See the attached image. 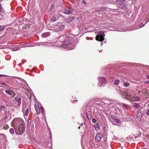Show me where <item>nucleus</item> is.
I'll list each match as a JSON object with an SVG mask.
<instances>
[{"label": "nucleus", "instance_id": "f257e3e1", "mask_svg": "<svg viewBox=\"0 0 149 149\" xmlns=\"http://www.w3.org/2000/svg\"><path fill=\"white\" fill-rule=\"evenodd\" d=\"M71 35H64L59 36L58 38V41L62 43L64 45L69 46L75 45V39L71 36Z\"/></svg>", "mask_w": 149, "mask_h": 149}, {"label": "nucleus", "instance_id": "f03ea898", "mask_svg": "<svg viewBox=\"0 0 149 149\" xmlns=\"http://www.w3.org/2000/svg\"><path fill=\"white\" fill-rule=\"evenodd\" d=\"M130 90L124 89L121 91L122 97L124 99H126L127 100H130L133 101H138L141 100V98L136 96L131 95H130Z\"/></svg>", "mask_w": 149, "mask_h": 149}, {"label": "nucleus", "instance_id": "7ed1b4c3", "mask_svg": "<svg viewBox=\"0 0 149 149\" xmlns=\"http://www.w3.org/2000/svg\"><path fill=\"white\" fill-rule=\"evenodd\" d=\"M15 134L17 135L22 134L25 131V125L22 124L19 125V127H14Z\"/></svg>", "mask_w": 149, "mask_h": 149}, {"label": "nucleus", "instance_id": "20e7f679", "mask_svg": "<svg viewBox=\"0 0 149 149\" xmlns=\"http://www.w3.org/2000/svg\"><path fill=\"white\" fill-rule=\"evenodd\" d=\"M22 99L21 97L19 95L16 96L13 100V102L15 107H18L21 103Z\"/></svg>", "mask_w": 149, "mask_h": 149}, {"label": "nucleus", "instance_id": "39448f33", "mask_svg": "<svg viewBox=\"0 0 149 149\" xmlns=\"http://www.w3.org/2000/svg\"><path fill=\"white\" fill-rule=\"evenodd\" d=\"M104 33L103 31H99L98 33V35H96L95 39L97 41H102L104 40Z\"/></svg>", "mask_w": 149, "mask_h": 149}, {"label": "nucleus", "instance_id": "423d86ee", "mask_svg": "<svg viewBox=\"0 0 149 149\" xmlns=\"http://www.w3.org/2000/svg\"><path fill=\"white\" fill-rule=\"evenodd\" d=\"M99 83L98 84V86L100 87L103 86L107 83V81L105 78L103 77H100L98 78Z\"/></svg>", "mask_w": 149, "mask_h": 149}, {"label": "nucleus", "instance_id": "0eeeda50", "mask_svg": "<svg viewBox=\"0 0 149 149\" xmlns=\"http://www.w3.org/2000/svg\"><path fill=\"white\" fill-rule=\"evenodd\" d=\"M21 122V119L19 118H15L13 119L11 122V124L14 128V127H17L19 124Z\"/></svg>", "mask_w": 149, "mask_h": 149}, {"label": "nucleus", "instance_id": "6e6552de", "mask_svg": "<svg viewBox=\"0 0 149 149\" xmlns=\"http://www.w3.org/2000/svg\"><path fill=\"white\" fill-rule=\"evenodd\" d=\"M5 92L10 95H11L12 97H14L15 95V94L13 91L10 89H8L5 90Z\"/></svg>", "mask_w": 149, "mask_h": 149}, {"label": "nucleus", "instance_id": "1a4fd4ad", "mask_svg": "<svg viewBox=\"0 0 149 149\" xmlns=\"http://www.w3.org/2000/svg\"><path fill=\"white\" fill-rule=\"evenodd\" d=\"M102 138V135L100 134H97L95 137V140L96 141H100Z\"/></svg>", "mask_w": 149, "mask_h": 149}, {"label": "nucleus", "instance_id": "9d476101", "mask_svg": "<svg viewBox=\"0 0 149 149\" xmlns=\"http://www.w3.org/2000/svg\"><path fill=\"white\" fill-rule=\"evenodd\" d=\"M72 9L70 8H68L65 9V10L64 12V13L67 14H70L72 12Z\"/></svg>", "mask_w": 149, "mask_h": 149}, {"label": "nucleus", "instance_id": "9b49d317", "mask_svg": "<svg viewBox=\"0 0 149 149\" xmlns=\"http://www.w3.org/2000/svg\"><path fill=\"white\" fill-rule=\"evenodd\" d=\"M64 26H65L63 24H61L58 26H56V28L57 27L58 28V29H57L56 31H58V30L60 31H62L64 29Z\"/></svg>", "mask_w": 149, "mask_h": 149}, {"label": "nucleus", "instance_id": "f8f14e48", "mask_svg": "<svg viewBox=\"0 0 149 149\" xmlns=\"http://www.w3.org/2000/svg\"><path fill=\"white\" fill-rule=\"evenodd\" d=\"M35 108L37 113H40V109L38 104H35Z\"/></svg>", "mask_w": 149, "mask_h": 149}, {"label": "nucleus", "instance_id": "ddd939ff", "mask_svg": "<svg viewBox=\"0 0 149 149\" xmlns=\"http://www.w3.org/2000/svg\"><path fill=\"white\" fill-rule=\"evenodd\" d=\"M50 35V33L49 32H46L43 33L42 35V36L43 38H46Z\"/></svg>", "mask_w": 149, "mask_h": 149}, {"label": "nucleus", "instance_id": "4468645a", "mask_svg": "<svg viewBox=\"0 0 149 149\" xmlns=\"http://www.w3.org/2000/svg\"><path fill=\"white\" fill-rule=\"evenodd\" d=\"M6 107L3 106H1L0 107V111L1 112L3 111L4 112L6 111Z\"/></svg>", "mask_w": 149, "mask_h": 149}, {"label": "nucleus", "instance_id": "2eb2a0df", "mask_svg": "<svg viewBox=\"0 0 149 149\" xmlns=\"http://www.w3.org/2000/svg\"><path fill=\"white\" fill-rule=\"evenodd\" d=\"M125 0H116V2L117 4H118L121 5L123 4V3L125 2Z\"/></svg>", "mask_w": 149, "mask_h": 149}, {"label": "nucleus", "instance_id": "dca6fc26", "mask_svg": "<svg viewBox=\"0 0 149 149\" xmlns=\"http://www.w3.org/2000/svg\"><path fill=\"white\" fill-rule=\"evenodd\" d=\"M133 106L135 108H138L139 107L140 105L139 104L137 103H134L133 105Z\"/></svg>", "mask_w": 149, "mask_h": 149}, {"label": "nucleus", "instance_id": "f3484780", "mask_svg": "<svg viewBox=\"0 0 149 149\" xmlns=\"http://www.w3.org/2000/svg\"><path fill=\"white\" fill-rule=\"evenodd\" d=\"M142 112H139L137 114V118L139 119H140L141 117L142 113Z\"/></svg>", "mask_w": 149, "mask_h": 149}, {"label": "nucleus", "instance_id": "a211bd4d", "mask_svg": "<svg viewBox=\"0 0 149 149\" xmlns=\"http://www.w3.org/2000/svg\"><path fill=\"white\" fill-rule=\"evenodd\" d=\"M29 109L27 108L26 110L25 113H24V115L27 116L29 112Z\"/></svg>", "mask_w": 149, "mask_h": 149}, {"label": "nucleus", "instance_id": "6ab92c4d", "mask_svg": "<svg viewBox=\"0 0 149 149\" xmlns=\"http://www.w3.org/2000/svg\"><path fill=\"white\" fill-rule=\"evenodd\" d=\"M111 122L113 124H114L115 122H116L117 123H119L120 122V120L116 118L114 121L111 120Z\"/></svg>", "mask_w": 149, "mask_h": 149}, {"label": "nucleus", "instance_id": "aec40b11", "mask_svg": "<svg viewBox=\"0 0 149 149\" xmlns=\"http://www.w3.org/2000/svg\"><path fill=\"white\" fill-rule=\"evenodd\" d=\"M74 18L73 17H70L68 18L67 20L68 22H70L71 21L74 19Z\"/></svg>", "mask_w": 149, "mask_h": 149}, {"label": "nucleus", "instance_id": "412c9836", "mask_svg": "<svg viewBox=\"0 0 149 149\" xmlns=\"http://www.w3.org/2000/svg\"><path fill=\"white\" fill-rule=\"evenodd\" d=\"M9 132L11 134H14V129L13 128H11L9 130Z\"/></svg>", "mask_w": 149, "mask_h": 149}, {"label": "nucleus", "instance_id": "4be33fe9", "mask_svg": "<svg viewBox=\"0 0 149 149\" xmlns=\"http://www.w3.org/2000/svg\"><path fill=\"white\" fill-rule=\"evenodd\" d=\"M40 109L42 111V113L43 114H45V110L44 108L42 107H40Z\"/></svg>", "mask_w": 149, "mask_h": 149}, {"label": "nucleus", "instance_id": "5701e85b", "mask_svg": "<svg viewBox=\"0 0 149 149\" xmlns=\"http://www.w3.org/2000/svg\"><path fill=\"white\" fill-rule=\"evenodd\" d=\"M123 86L125 87H127L128 86L130 85V83L128 82H124L123 83Z\"/></svg>", "mask_w": 149, "mask_h": 149}, {"label": "nucleus", "instance_id": "b1692460", "mask_svg": "<svg viewBox=\"0 0 149 149\" xmlns=\"http://www.w3.org/2000/svg\"><path fill=\"white\" fill-rule=\"evenodd\" d=\"M94 128L95 130L96 131H98L99 130V127H98V125H94Z\"/></svg>", "mask_w": 149, "mask_h": 149}, {"label": "nucleus", "instance_id": "393cba45", "mask_svg": "<svg viewBox=\"0 0 149 149\" xmlns=\"http://www.w3.org/2000/svg\"><path fill=\"white\" fill-rule=\"evenodd\" d=\"M0 136L1 137H2L3 139H6V137L3 134H0Z\"/></svg>", "mask_w": 149, "mask_h": 149}, {"label": "nucleus", "instance_id": "a878e982", "mask_svg": "<svg viewBox=\"0 0 149 149\" xmlns=\"http://www.w3.org/2000/svg\"><path fill=\"white\" fill-rule=\"evenodd\" d=\"M5 26H0V31H1L3 30L4 29Z\"/></svg>", "mask_w": 149, "mask_h": 149}, {"label": "nucleus", "instance_id": "bb28decb", "mask_svg": "<svg viewBox=\"0 0 149 149\" xmlns=\"http://www.w3.org/2000/svg\"><path fill=\"white\" fill-rule=\"evenodd\" d=\"M56 20V18L55 16H53L51 19V21L52 22H54Z\"/></svg>", "mask_w": 149, "mask_h": 149}, {"label": "nucleus", "instance_id": "cd10ccee", "mask_svg": "<svg viewBox=\"0 0 149 149\" xmlns=\"http://www.w3.org/2000/svg\"><path fill=\"white\" fill-rule=\"evenodd\" d=\"M119 81H120L119 80H118V79H117L116 80H115V84H116V85H118L119 83Z\"/></svg>", "mask_w": 149, "mask_h": 149}, {"label": "nucleus", "instance_id": "c85d7f7f", "mask_svg": "<svg viewBox=\"0 0 149 149\" xmlns=\"http://www.w3.org/2000/svg\"><path fill=\"white\" fill-rule=\"evenodd\" d=\"M123 106L125 108H127L128 107V106L126 104H122Z\"/></svg>", "mask_w": 149, "mask_h": 149}, {"label": "nucleus", "instance_id": "c756f323", "mask_svg": "<svg viewBox=\"0 0 149 149\" xmlns=\"http://www.w3.org/2000/svg\"><path fill=\"white\" fill-rule=\"evenodd\" d=\"M92 122L94 123H95L96 122V120L94 118H93L92 119Z\"/></svg>", "mask_w": 149, "mask_h": 149}, {"label": "nucleus", "instance_id": "7c9ffc66", "mask_svg": "<svg viewBox=\"0 0 149 149\" xmlns=\"http://www.w3.org/2000/svg\"><path fill=\"white\" fill-rule=\"evenodd\" d=\"M111 118L112 119V120H113V121H114L115 120V119H116V117L114 116H112Z\"/></svg>", "mask_w": 149, "mask_h": 149}, {"label": "nucleus", "instance_id": "2f4dec72", "mask_svg": "<svg viewBox=\"0 0 149 149\" xmlns=\"http://www.w3.org/2000/svg\"><path fill=\"white\" fill-rule=\"evenodd\" d=\"M1 11L2 13H4L5 12V10L4 9L1 8H0Z\"/></svg>", "mask_w": 149, "mask_h": 149}, {"label": "nucleus", "instance_id": "473e14b6", "mask_svg": "<svg viewBox=\"0 0 149 149\" xmlns=\"http://www.w3.org/2000/svg\"><path fill=\"white\" fill-rule=\"evenodd\" d=\"M146 114L148 116H149V109L146 111Z\"/></svg>", "mask_w": 149, "mask_h": 149}, {"label": "nucleus", "instance_id": "72a5a7b5", "mask_svg": "<svg viewBox=\"0 0 149 149\" xmlns=\"http://www.w3.org/2000/svg\"><path fill=\"white\" fill-rule=\"evenodd\" d=\"M6 46H0V49H5V48H6V47H5ZM6 48H7V47H6Z\"/></svg>", "mask_w": 149, "mask_h": 149}, {"label": "nucleus", "instance_id": "f704fd0d", "mask_svg": "<svg viewBox=\"0 0 149 149\" xmlns=\"http://www.w3.org/2000/svg\"><path fill=\"white\" fill-rule=\"evenodd\" d=\"M144 26V24L143 23H141V24L139 26V27H141Z\"/></svg>", "mask_w": 149, "mask_h": 149}, {"label": "nucleus", "instance_id": "c9c22d12", "mask_svg": "<svg viewBox=\"0 0 149 149\" xmlns=\"http://www.w3.org/2000/svg\"><path fill=\"white\" fill-rule=\"evenodd\" d=\"M145 83L146 84H149V80L145 81Z\"/></svg>", "mask_w": 149, "mask_h": 149}, {"label": "nucleus", "instance_id": "e433bc0d", "mask_svg": "<svg viewBox=\"0 0 149 149\" xmlns=\"http://www.w3.org/2000/svg\"><path fill=\"white\" fill-rule=\"evenodd\" d=\"M6 75H3V74H0V77L6 76Z\"/></svg>", "mask_w": 149, "mask_h": 149}, {"label": "nucleus", "instance_id": "4c0bfd02", "mask_svg": "<svg viewBox=\"0 0 149 149\" xmlns=\"http://www.w3.org/2000/svg\"><path fill=\"white\" fill-rule=\"evenodd\" d=\"M1 84H4V85H7L4 82H2L1 83Z\"/></svg>", "mask_w": 149, "mask_h": 149}, {"label": "nucleus", "instance_id": "58836bf2", "mask_svg": "<svg viewBox=\"0 0 149 149\" xmlns=\"http://www.w3.org/2000/svg\"><path fill=\"white\" fill-rule=\"evenodd\" d=\"M146 77L147 79H149V75H146Z\"/></svg>", "mask_w": 149, "mask_h": 149}, {"label": "nucleus", "instance_id": "ea45409f", "mask_svg": "<svg viewBox=\"0 0 149 149\" xmlns=\"http://www.w3.org/2000/svg\"><path fill=\"white\" fill-rule=\"evenodd\" d=\"M18 49H17V48H15V49H14L13 50L16 51V50H17Z\"/></svg>", "mask_w": 149, "mask_h": 149}, {"label": "nucleus", "instance_id": "a19ab883", "mask_svg": "<svg viewBox=\"0 0 149 149\" xmlns=\"http://www.w3.org/2000/svg\"><path fill=\"white\" fill-rule=\"evenodd\" d=\"M86 114V117L89 120V116H88L87 115V113Z\"/></svg>", "mask_w": 149, "mask_h": 149}, {"label": "nucleus", "instance_id": "79ce46f5", "mask_svg": "<svg viewBox=\"0 0 149 149\" xmlns=\"http://www.w3.org/2000/svg\"><path fill=\"white\" fill-rule=\"evenodd\" d=\"M149 21V19L148 20V21H146L144 23L145 24L147 22H148Z\"/></svg>", "mask_w": 149, "mask_h": 149}, {"label": "nucleus", "instance_id": "37998d69", "mask_svg": "<svg viewBox=\"0 0 149 149\" xmlns=\"http://www.w3.org/2000/svg\"><path fill=\"white\" fill-rule=\"evenodd\" d=\"M25 111V109H23H23L22 110V111L23 112H24V111Z\"/></svg>", "mask_w": 149, "mask_h": 149}, {"label": "nucleus", "instance_id": "c03bdc74", "mask_svg": "<svg viewBox=\"0 0 149 149\" xmlns=\"http://www.w3.org/2000/svg\"><path fill=\"white\" fill-rule=\"evenodd\" d=\"M146 93L149 94V91H147Z\"/></svg>", "mask_w": 149, "mask_h": 149}, {"label": "nucleus", "instance_id": "a18cd8bd", "mask_svg": "<svg viewBox=\"0 0 149 149\" xmlns=\"http://www.w3.org/2000/svg\"><path fill=\"white\" fill-rule=\"evenodd\" d=\"M2 8V7H1V4L0 3V8Z\"/></svg>", "mask_w": 149, "mask_h": 149}, {"label": "nucleus", "instance_id": "49530a36", "mask_svg": "<svg viewBox=\"0 0 149 149\" xmlns=\"http://www.w3.org/2000/svg\"><path fill=\"white\" fill-rule=\"evenodd\" d=\"M49 134H50V136L51 138V133H49Z\"/></svg>", "mask_w": 149, "mask_h": 149}, {"label": "nucleus", "instance_id": "de8ad7c7", "mask_svg": "<svg viewBox=\"0 0 149 149\" xmlns=\"http://www.w3.org/2000/svg\"><path fill=\"white\" fill-rule=\"evenodd\" d=\"M46 43L47 42H42L41 43Z\"/></svg>", "mask_w": 149, "mask_h": 149}, {"label": "nucleus", "instance_id": "09e8293b", "mask_svg": "<svg viewBox=\"0 0 149 149\" xmlns=\"http://www.w3.org/2000/svg\"><path fill=\"white\" fill-rule=\"evenodd\" d=\"M148 106L149 107V103L148 104Z\"/></svg>", "mask_w": 149, "mask_h": 149}, {"label": "nucleus", "instance_id": "8fccbe9b", "mask_svg": "<svg viewBox=\"0 0 149 149\" xmlns=\"http://www.w3.org/2000/svg\"><path fill=\"white\" fill-rule=\"evenodd\" d=\"M80 127H78V129H80Z\"/></svg>", "mask_w": 149, "mask_h": 149}, {"label": "nucleus", "instance_id": "3c124183", "mask_svg": "<svg viewBox=\"0 0 149 149\" xmlns=\"http://www.w3.org/2000/svg\"><path fill=\"white\" fill-rule=\"evenodd\" d=\"M102 52V50H101L100 51H99V52Z\"/></svg>", "mask_w": 149, "mask_h": 149}, {"label": "nucleus", "instance_id": "603ef678", "mask_svg": "<svg viewBox=\"0 0 149 149\" xmlns=\"http://www.w3.org/2000/svg\"><path fill=\"white\" fill-rule=\"evenodd\" d=\"M97 11H96V13H97Z\"/></svg>", "mask_w": 149, "mask_h": 149}]
</instances>
